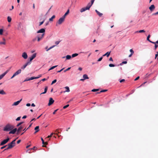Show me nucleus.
<instances>
[{"label": "nucleus", "instance_id": "f257e3e1", "mask_svg": "<svg viewBox=\"0 0 158 158\" xmlns=\"http://www.w3.org/2000/svg\"><path fill=\"white\" fill-rule=\"evenodd\" d=\"M14 127L13 125L8 123L6 124L3 128V130L5 131H9L13 129Z\"/></svg>", "mask_w": 158, "mask_h": 158}, {"label": "nucleus", "instance_id": "f03ea898", "mask_svg": "<svg viewBox=\"0 0 158 158\" xmlns=\"http://www.w3.org/2000/svg\"><path fill=\"white\" fill-rule=\"evenodd\" d=\"M64 19L65 18H64V17H63L60 18L56 23V26H57L58 25L61 24L64 21Z\"/></svg>", "mask_w": 158, "mask_h": 158}, {"label": "nucleus", "instance_id": "7ed1b4c3", "mask_svg": "<svg viewBox=\"0 0 158 158\" xmlns=\"http://www.w3.org/2000/svg\"><path fill=\"white\" fill-rule=\"evenodd\" d=\"M90 7L91 5H87L86 7L82 8L80 10V12H83L85 11L86 10H89Z\"/></svg>", "mask_w": 158, "mask_h": 158}, {"label": "nucleus", "instance_id": "20e7f679", "mask_svg": "<svg viewBox=\"0 0 158 158\" xmlns=\"http://www.w3.org/2000/svg\"><path fill=\"white\" fill-rule=\"evenodd\" d=\"M16 140V139H14L10 143H9L7 145L9 147V148H11L15 146V142Z\"/></svg>", "mask_w": 158, "mask_h": 158}, {"label": "nucleus", "instance_id": "39448f33", "mask_svg": "<svg viewBox=\"0 0 158 158\" xmlns=\"http://www.w3.org/2000/svg\"><path fill=\"white\" fill-rule=\"evenodd\" d=\"M21 72V69H19L17 70L16 72H15L13 75L11 77V79H12L16 76L19 74Z\"/></svg>", "mask_w": 158, "mask_h": 158}, {"label": "nucleus", "instance_id": "423d86ee", "mask_svg": "<svg viewBox=\"0 0 158 158\" xmlns=\"http://www.w3.org/2000/svg\"><path fill=\"white\" fill-rule=\"evenodd\" d=\"M10 139L8 138L7 139L4 140L0 143V145L2 146L6 143Z\"/></svg>", "mask_w": 158, "mask_h": 158}, {"label": "nucleus", "instance_id": "0eeeda50", "mask_svg": "<svg viewBox=\"0 0 158 158\" xmlns=\"http://www.w3.org/2000/svg\"><path fill=\"white\" fill-rule=\"evenodd\" d=\"M54 101L53 100L52 98H49V103H48V106H50L52 105L54 102Z\"/></svg>", "mask_w": 158, "mask_h": 158}, {"label": "nucleus", "instance_id": "6e6552de", "mask_svg": "<svg viewBox=\"0 0 158 158\" xmlns=\"http://www.w3.org/2000/svg\"><path fill=\"white\" fill-rule=\"evenodd\" d=\"M22 57L24 59H26L27 58V55L26 52H24L22 53Z\"/></svg>", "mask_w": 158, "mask_h": 158}, {"label": "nucleus", "instance_id": "1a4fd4ad", "mask_svg": "<svg viewBox=\"0 0 158 158\" xmlns=\"http://www.w3.org/2000/svg\"><path fill=\"white\" fill-rule=\"evenodd\" d=\"M45 32V30L44 28H42L39 31H38L37 33H42V34L44 33Z\"/></svg>", "mask_w": 158, "mask_h": 158}, {"label": "nucleus", "instance_id": "9d476101", "mask_svg": "<svg viewBox=\"0 0 158 158\" xmlns=\"http://www.w3.org/2000/svg\"><path fill=\"white\" fill-rule=\"evenodd\" d=\"M17 131V129L16 128H15L14 129H13L10 131L9 132V134H14L16 131Z\"/></svg>", "mask_w": 158, "mask_h": 158}, {"label": "nucleus", "instance_id": "9b49d317", "mask_svg": "<svg viewBox=\"0 0 158 158\" xmlns=\"http://www.w3.org/2000/svg\"><path fill=\"white\" fill-rule=\"evenodd\" d=\"M36 56V54L35 53L34 54L32 55L30 57V61L31 62V61Z\"/></svg>", "mask_w": 158, "mask_h": 158}, {"label": "nucleus", "instance_id": "f8f14e48", "mask_svg": "<svg viewBox=\"0 0 158 158\" xmlns=\"http://www.w3.org/2000/svg\"><path fill=\"white\" fill-rule=\"evenodd\" d=\"M30 64V62H27L26 64L24 65L23 66H22L21 67V69H24L28 64Z\"/></svg>", "mask_w": 158, "mask_h": 158}, {"label": "nucleus", "instance_id": "ddd939ff", "mask_svg": "<svg viewBox=\"0 0 158 158\" xmlns=\"http://www.w3.org/2000/svg\"><path fill=\"white\" fill-rule=\"evenodd\" d=\"M155 8V6L154 5H152L149 7V9L151 11H152Z\"/></svg>", "mask_w": 158, "mask_h": 158}, {"label": "nucleus", "instance_id": "4468645a", "mask_svg": "<svg viewBox=\"0 0 158 158\" xmlns=\"http://www.w3.org/2000/svg\"><path fill=\"white\" fill-rule=\"evenodd\" d=\"M22 99H21L19 101H18L16 102H14L13 104V106L17 105H18L19 104V103L20 102L22 101Z\"/></svg>", "mask_w": 158, "mask_h": 158}, {"label": "nucleus", "instance_id": "2eb2a0df", "mask_svg": "<svg viewBox=\"0 0 158 158\" xmlns=\"http://www.w3.org/2000/svg\"><path fill=\"white\" fill-rule=\"evenodd\" d=\"M95 12H96L97 14L98 15L99 17H101L102 15L103 14L102 13H100L97 10H95Z\"/></svg>", "mask_w": 158, "mask_h": 158}, {"label": "nucleus", "instance_id": "dca6fc26", "mask_svg": "<svg viewBox=\"0 0 158 158\" xmlns=\"http://www.w3.org/2000/svg\"><path fill=\"white\" fill-rule=\"evenodd\" d=\"M23 128V127L22 126H20L17 130V134H18L19 132L21 131L22 129Z\"/></svg>", "mask_w": 158, "mask_h": 158}, {"label": "nucleus", "instance_id": "f3484780", "mask_svg": "<svg viewBox=\"0 0 158 158\" xmlns=\"http://www.w3.org/2000/svg\"><path fill=\"white\" fill-rule=\"evenodd\" d=\"M110 52H107L105 54L103 55L102 56H106L107 57H108L110 54Z\"/></svg>", "mask_w": 158, "mask_h": 158}, {"label": "nucleus", "instance_id": "a211bd4d", "mask_svg": "<svg viewBox=\"0 0 158 158\" xmlns=\"http://www.w3.org/2000/svg\"><path fill=\"white\" fill-rule=\"evenodd\" d=\"M59 130H60V131H62V129L61 128H60L56 129L55 131V133H57L58 134V133H60V132L59 131ZM57 135H58L57 134Z\"/></svg>", "mask_w": 158, "mask_h": 158}, {"label": "nucleus", "instance_id": "6ab92c4d", "mask_svg": "<svg viewBox=\"0 0 158 158\" xmlns=\"http://www.w3.org/2000/svg\"><path fill=\"white\" fill-rule=\"evenodd\" d=\"M35 133H36V132H38L39 131V126H37L35 128Z\"/></svg>", "mask_w": 158, "mask_h": 158}, {"label": "nucleus", "instance_id": "aec40b11", "mask_svg": "<svg viewBox=\"0 0 158 158\" xmlns=\"http://www.w3.org/2000/svg\"><path fill=\"white\" fill-rule=\"evenodd\" d=\"M48 90V87L47 86H46L45 89H44V92H43V93H41L40 94V95H41L42 94H45L47 91V90Z\"/></svg>", "mask_w": 158, "mask_h": 158}, {"label": "nucleus", "instance_id": "412c9836", "mask_svg": "<svg viewBox=\"0 0 158 158\" xmlns=\"http://www.w3.org/2000/svg\"><path fill=\"white\" fill-rule=\"evenodd\" d=\"M41 140L42 141V144L43 145H47L48 144V142H44V140L42 138H41Z\"/></svg>", "mask_w": 158, "mask_h": 158}, {"label": "nucleus", "instance_id": "4be33fe9", "mask_svg": "<svg viewBox=\"0 0 158 158\" xmlns=\"http://www.w3.org/2000/svg\"><path fill=\"white\" fill-rule=\"evenodd\" d=\"M83 77L85 80L86 79H88L89 78L87 75L86 74L83 75Z\"/></svg>", "mask_w": 158, "mask_h": 158}, {"label": "nucleus", "instance_id": "5701e85b", "mask_svg": "<svg viewBox=\"0 0 158 158\" xmlns=\"http://www.w3.org/2000/svg\"><path fill=\"white\" fill-rule=\"evenodd\" d=\"M44 34H45V33L42 34H41V35L39 34L37 36V37H42V39L43 38L44 36Z\"/></svg>", "mask_w": 158, "mask_h": 158}, {"label": "nucleus", "instance_id": "b1692460", "mask_svg": "<svg viewBox=\"0 0 158 158\" xmlns=\"http://www.w3.org/2000/svg\"><path fill=\"white\" fill-rule=\"evenodd\" d=\"M69 12V10H68L67 12L65 13V14L64 15L62 16L63 17H64L65 18V16L67 15Z\"/></svg>", "mask_w": 158, "mask_h": 158}, {"label": "nucleus", "instance_id": "393cba45", "mask_svg": "<svg viewBox=\"0 0 158 158\" xmlns=\"http://www.w3.org/2000/svg\"><path fill=\"white\" fill-rule=\"evenodd\" d=\"M65 88L66 89V90L65 91H64V92H69L70 91V89L69 87L66 86L65 87Z\"/></svg>", "mask_w": 158, "mask_h": 158}, {"label": "nucleus", "instance_id": "a878e982", "mask_svg": "<svg viewBox=\"0 0 158 158\" xmlns=\"http://www.w3.org/2000/svg\"><path fill=\"white\" fill-rule=\"evenodd\" d=\"M150 35H148V36L147 37V40H148V41H149L151 43H152V42H153L151 41L150 40H149V38L150 37Z\"/></svg>", "mask_w": 158, "mask_h": 158}, {"label": "nucleus", "instance_id": "bb28decb", "mask_svg": "<svg viewBox=\"0 0 158 158\" xmlns=\"http://www.w3.org/2000/svg\"><path fill=\"white\" fill-rule=\"evenodd\" d=\"M107 91V89H104L101 90L100 92H98L96 93V94H99L102 92H105Z\"/></svg>", "mask_w": 158, "mask_h": 158}, {"label": "nucleus", "instance_id": "cd10ccee", "mask_svg": "<svg viewBox=\"0 0 158 158\" xmlns=\"http://www.w3.org/2000/svg\"><path fill=\"white\" fill-rule=\"evenodd\" d=\"M55 18V16L54 15H53L51 18L49 19V21H52L53 19Z\"/></svg>", "mask_w": 158, "mask_h": 158}, {"label": "nucleus", "instance_id": "c85d7f7f", "mask_svg": "<svg viewBox=\"0 0 158 158\" xmlns=\"http://www.w3.org/2000/svg\"><path fill=\"white\" fill-rule=\"evenodd\" d=\"M67 60H69L71 58V56L69 55H67L66 56Z\"/></svg>", "mask_w": 158, "mask_h": 158}, {"label": "nucleus", "instance_id": "c756f323", "mask_svg": "<svg viewBox=\"0 0 158 158\" xmlns=\"http://www.w3.org/2000/svg\"><path fill=\"white\" fill-rule=\"evenodd\" d=\"M0 94H5L6 93L3 90L0 91Z\"/></svg>", "mask_w": 158, "mask_h": 158}, {"label": "nucleus", "instance_id": "7c9ffc66", "mask_svg": "<svg viewBox=\"0 0 158 158\" xmlns=\"http://www.w3.org/2000/svg\"><path fill=\"white\" fill-rule=\"evenodd\" d=\"M57 66V65H56V66H53L51 67L50 68L48 69V71H50V70H52V69H53L54 68H55Z\"/></svg>", "mask_w": 158, "mask_h": 158}, {"label": "nucleus", "instance_id": "2f4dec72", "mask_svg": "<svg viewBox=\"0 0 158 158\" xmlns=\"http://www.w3.org/2000/svg\"><path fill=\"white\" fill-rule=\"evenodd\" d=\"M7 21L8 22H11V18L9 16L7 17Z\"/></svg>", "mask_w": 158, "mask_h": 158}, {"label": "nucleus", "instance_id": "473e14b6", "mask_svg": "<svg viewBox=\"0 0 158 158\" xmlns=\"http://www.w3.org/2000/svg\"><path fill=\"white\" fill-rule=\"evenodd\" d=\"M78 54L77 53H74L72 55V57H76L78 55Z\"/></svg>", "mask_w": 158, "mask_h": 158}, {"label": "nucleus", "instance_id": "72a5a7b5", "mask_svg": "<svg viewBox=\"0 0 158 158\" xmlns=\"http://www.w3.org/2000/svg\"><path fill=\"white\" fill-rule=\"evenodd\" d=\"M39 78V77H32L30 78V80H32L34 79H38Z\"/></svg>", "mask_w": 158, "mask_h": 158}, {"label": "nucleus", "instance_id": "f704fd0d", "mask_svg": "<svg viewBox=\"0 0 158 158\" xmlns=\"http://www.w3.org/2000/svg\"><path fill=\"white\" fill-rule=\"evenodd\" d=\"M94 0H92L91 1V3H89L88 5H91V6H92V4H93L94 1Z\"/></svg>", "mask_w": 158, "mask_h": 158}, {"label": "nucleus", "instance_id": "c9c22d12", "mask_svg": "<svg viewBox=\"0 0 158 158\" xmlns=\"http://www.w3.org/2000/svg\"><path fill=\"white\" fill-rule=\"evenodd\" d=\"M37 41L38 42H39L41 40H42V37H37Z\"/></svg>", "mask_w": 158, "mask_h": 158}, {"label": "nucleus", "instance_id": "e433bc0d", "mask_svg": "<svg viewBox=\"0 0 158 158\" xmlns=\"http://www.w3.org/2000/svg\"><path fill=\"white\" fill-rule=\"evenodd\" d=\"M99 90L98 89H94L92 90L91 91L92 92H96Z\"/></svg>", "mask_w": 158, "mask_h": 158}, {"label": "nucleus", "instance_id": "4c0bfd02", "mask_svg": "<svg viewBox=\"0 0 158 158\" xmlns=\"http://www.w3.org/2000/svg\"><path fill=\"white\" fill-rule=\"evenodd\" d=\"M44 20L43 21L41 22H40L39 23V26H40L41 25H42L44 23Z\"/></svg>", "mask_w": 158, "mask_h": 158}, {"label": "nucleus", "instance_id": "58836bf2", "mask_svg": "<svg viewBox=\"0 0 158 158\" xmlns=\"http://www.w3.org/2000/svg\"><path fill=\"white\" fill-rule=\"evenodd\" d=\"M4 74H2L1 75H0V80L2 79L3 77L4 76Z\"/></svg>", "mask_w": 158, "mask_h": 158}, {"label": "nucleus", "instance_id": "ea45409f", "mask_svg": "<svg viewBox=\"0 0 158 158\" xmlns=\"http://www.w3.org/2000/svg\"><path fill=\"white\" fill-rule=\"evenodd\" d=\"M3 32V30L2 29H0V35H2Z\"/></svg>", "mask_w": 158, "mask_h": 158}, {"label": "nucleus", "instance_id": "a19ab883", "mask_svg": "<svg viewBox=\"0 0 158 158\" xmlns=\"http://www.w3.org/2000/svg\"><path fill=\"white\" fill-rule=\"evenodd\" d=\"M130 51L131 53V55H133L134 54V52L133 51V50H132V49H130Z\"/></svg>", "mask_w": 158, "mask_h": 158}, {"label": "nucleus", "instance_id": "79ce46f5", "mask_svg": "<svg viewBox=\"0 0 158 158\" xmlns=\"http://www.w3.org/2000/svg\"><path fill=\"white\" fill-rule=\"evenodd\" d=\"M56 79H55L52 82V83H51V85H52L53 84L55 83H56Z\"/></svg>", "mask_w": 158, "mask_h": 158}, {"label": "nucleus", "instance_id": "37998d69", "mask_svg": "<svg viewBox=\"0 0 158 158\" xmlns=\"http://www.w3.org/2000/svg\"><path fill=\"white\" fill-rule=\"evenodd\" d=\"M69 104L67 105H66L64 106L63 107V108L64 109H65L66 108H67V107H69Z\"/></svg>", "mask_w": 158, "mask_h": 158}, {"label": "nucleus", "instance_id": "c03bdc74", "mask_svg": "<svg viewBox=\"0 0 158 158\" xmlns=\"http://www.w3.org/2000/svg\"><path fill=\"white\" fill-rule=\"evenodd\" d=\"M156 54L155 55V59H157V57L158 56V52H156Z\"/></svg>", "mask_w": 158, "mask_h": 158}, {"label": "nucleus", "instance_id": "a18cd8bd", "mask_svg": "<svg viewBox=\"0 0 158 158\" xmlns=\"http://www.w3.org/2000/svg\"><path fill=\"white\" fill-rule=\"evenodd\" d=\"M139 33L145 32V31L144 30H140L139 31Z\"/></svg>", "mask_w": 158, "mask_h": 158}, {"label": "nucleus", "instance_id": "49530a36", "mask_svg": "<svg viewBox=\"0 0 158 158\" xmlns=\"http://www.w3.org/2000/svg\"><path fill=\"white\" fill-rule=\"evenodd\" d=\"M109 66L110 67H113L115 66V65L113 64H109Z\"/></svg>", "mask_w": 158, "mask_h": 158}, {"label": "nucleus", "instance_id": "de8ad7c7", "mask_svg": "<svg viewBox=\"0 0 158 158\" xmlns=\"http://www.w3.org/2000/svg\"><path fill=\"white\" fill-rule=\"evenodd\" d=\"M55 46H52V47H50L47 50V51H48V50H50V49H51V48H53L54 47H55Z\"/></svg>", "mask_w": 158, "mask_h": 158}, {"label": "nucleus", "instance_id": "09e8293b", "mask_svg": "<svg viewBox=\"0 0 158 158\" xmlns=\"http://www.w3.org/2000/svg\"><path fill=\"white\" fill-rule=\"evenodd\" d=\"M55 46H52V47H50L47 50V51H48V50H50V49H51V48H53L54 47H55Z\"/></svg>", "mask_w": 158, "mask_h": 158}, {"label": "nucleus", "instance_id": "8fccbe9b", "mask_svg": "<svg viewBox=\"0 0 158 158\" xmlns=\"http://www.w3.org/2000/svg\"><path fill=\"white\" fill-rule=\"evenodd\" d=\"M70 69H71V67H69V68H68L67 69H66V70H64V72H65L69 70Z\"/></svg>", "mask_w": 158, "mask_h": 158}, {"label": "nucleus", "instance_id": "3c124183", "mask_svg": "<svg viewBox=\"0 0 158 158\" xmlns=\"http://www.w3.org/2000/svg\"><path fill=\"white\" fill-rule=\"evenodd\" d=\"M155 44V49L156 50L157 48L158 47V45L155 44Z\"/></svg>", "mask_w": 158, "mask_h": 158}, {"label": "nucleus", "instance_id": "603ef678", "mask_svg": "<svg viewBox=\"0 0 158 158\" xmlns=\"http://www.w3.org/2000/svg\"><path fill=\"white\" fill-rule=\"evenodd\" d=\"M23 123V122H20V123H18L17 125V127H19V126L21 124H22V123Z\"/></svg>", "mask_w": 158, "mask_h": 158}, {"label": "nucleus", "instance_id": "864d4df0", "mask_svg": "<svg viewBox=\"0 0 158 158\" xmlns=\"http://www.w3.org/2000/svg\"><path fill=\"white\" fill-rule=\"evenodd\" d=\"M103 58V57L102 56V57H101L98 60V61H101L102 59Z\"/></svg>", "mask_w": 158, "mask_h": 158}, {"label": "nucleus", "instance_id": "5fc2aeb1", "mask_svg": "<svg viewBox=\"0 0 158 158\" xmlns=\"http://www.w3.org/2000/svg\"><path fill=\"white\" fill-rule=\"evenodd\" d=\"M6 44V42H0V44Z\"/></svg>", "mask_w": 158, "mask_h": 158}, {"label": "nucleus", "instance_id": "6e6d98bb", "mask_svg": "<svg viewBox=\"0 0 158 158\" xmlns=\"http://www.w3.org/2000/svg\"><path fill=\"white\" fill-rule=\"evenodd\" d=\"M9 70H7L5 72H4L3 74H4V75L5 76V75L8 72Z\"/></svg>", "mask_w": 158, "mask_h": 158}, {"label": "nucleus", "instance_id": "4d7b16f0", "mask_svg": "<svg viewBox=\"0 0 158 158\" xmlns=\"http://www.w3.org/2000/svg\"><path fill=\"white\" fill-rule=\"evenodd\" d=\"M60 41H56L55 42V44L56 45L59 44V43L60 42Z\"/></svg>", "mask_w": 158, "mask_h": 158}, {"label": "nucleus", "instance_id": "13d9d810", "mask_svg": "<svg viewBox=\"0 0 158 158\" xmlns=\"http://www.w3.org/2000/svg\"><path fill=\"white\" fill-rule=\"evenodd\" d=\"M30 78H28V79L27 78L24 80V81L25 82V81H30Z\"/></svg>", "mask_w": 158, "mask_h": 158}, {"label": "nucleus", "instance_id": "bf43d9fd", "mask_svg": "<svg viewBox=\"0 0 158 158\" xmlns=\"http://www.w3.org/2000/svg\"><path fill=\"white\" fill-rule=\"evenodd\" d=\"M152 43L153 44H158V40L156 41V42H152Z\"/></svg>", "mask_w": 158, "mask_h": 158}, {"label": "nucleus", "instance_id": "052dcab7", "mask_svg": "<svg viewBox=\"0 0 158 158\" xmlns=\"http://www.w3.org/2000/svg\"><path fill=\"white\" fill-rule=\"evenodd\" d=\"M125 81V79H122V80H120V81H120V83H121V82H123L124 81Z\"/></svg>", "mask_w": 158, "mask_h": 158}, {"label": "nucleus", "instance_id": "680f3d73", "mask_svg": "<svg viewBox=\"0 0 158 158\" xmlns=\"http://www.w3.org/2000/svg\"><path fill=\"white\" fill-rule=\"evenodd\" d=\"M36 39H37V38L36 37V38L33 39L32 40V41L33 42H34L36 40Z\"/></svg>", "mask_w": 158, "mask_h": 158}, {"label": "nucleus", "instance_id": "e2e57ef3", "mask_svg": "<svg viewBox=\"0 0 158 158\" xmlns=\"http://www.w3.org/2000/svg\"><path fill=\"white\" fill-rule=\"evenodd\" d=\"M158 15V12H156V13H153L152 14V15Z\"/></svg>", "mask_w": 158, "mask_h": 158}, {"label": "nucleus", "instance_id": "0e129e2a", "mask_svg": "<svg viewBox=\"0 0 158 158\" xmlns=\"http://www.w3.org/2000/svg\"><path fill=\"white\" fill-rule=\"evenodd\" d=\"M58 110V109H56L54 111L53 113V114H55L56 112L57 111V110Z\"/></svg>", "mask_w": 158, "mask_h": 158}, {"label": "nucleus", "instance_id": "69168bd1", "mask_svg": "<svg viewBox=\"0 0 158 158\" xmlns=\"http://www.w3.org/2000/svg\"><path fill=\"white\" fill-rule=\"evenodd\" d=\"M20 117H18L16 118V121H19L20 120Z\"/></svg>", "mask_w": 158, "mask_h": 158}, {"label": "nucleus", "instance_id": "338daca9", "mask_svg": "<svg viewBox=\"0 0 158 158\" xmlns=\"http://www.w3.org/2000/svg\"><path fill=\"white\" fill-rule=\"evenodd\" d=\"M7 146V145H5L4 146H3L1 148V149H3L4 148H6V146Z\"/></svg>", "mask_w": 158, "mask_h": 158}, {"label": "nucleus", "instance_id": "774afa93", "mask_svg": "<svg viewBox=\"0 0 158 158\" xmlns=\"http://www.w3.org/2000/svg\"><path fill=\"white\" fill-rule=\"evenodd\" d=\"M139 76L137 77L135 79V81H136L137 80H138V79H139Z\"/></svg>", "mask_w": 158, "mask_h": 158}]
</instances>
